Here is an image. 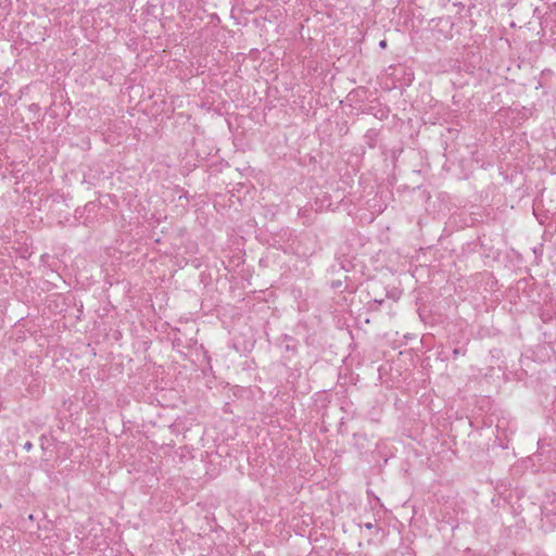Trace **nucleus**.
<instances>
[{
  "label": "nucleus",
  "instance_id": "nucleus-2",
  "mask_svg": "<svg viewBox=\"0 0 556 556\" xmlns=\"http://www.w3.org/2000/svg\"><path fill=\"white\" fill-rule=\"evenodd\" d=\"M31 446H33V445H31V443H30V442H27V443H25L24 448H25V450H30V448H31Z\"/></svg>",
  "mask_w": 556,
  "mask_h": 556
},
{
  "label": "nucleus",
  "instance_id": "nucleus-1",
  "mask_svg": "<svg viewBox=\"0 0 556 556\" xmlns=\"http://www.w3.org/2000/svg\"><path fill=\"white\" fill-rule=\"evenodd\" d=\"M364 527L368 530L372 529L374 528V525L371 522H366L364 523Z\"/></svg>",
  "mask_w": 556,
  "mask_h": 556
},
{
  "label": "nucleus",
  "instance_id": "nucleus-3",
  "mask_svg": "<svg viewBox=\"0 0 556 556\" xmlns=\"http://www.w3.org/2000/svg\"><path fill=\"white\" fill-rule=\"evenodd\" d=\"M379 45H380V47L384 48L387 46V42H386V40H382V41H380Z\"/></svg>",
  "mask_w": 556,
  "mask_h": 556
}]
</instances>
